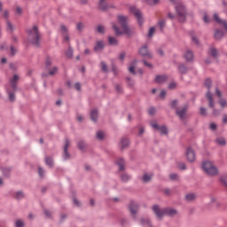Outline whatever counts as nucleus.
Masks as SVG:
<instances>
[{
  "label": "nucleus",
  "instance_id": "obj_1",
  "mask_svg": "<svg viewBox=\"0 0 227 227\" xmlns=\"http://www.w3.org/2000/svg\"><path fill=\"white\" fill-rule=\"evenodd\" d=\"M129 17L121 14L117 15V21L120 24L121 27H122V31H120L118 26L113 23V29L115 31L116 36H121V35H127V36L130 37L134 35V31L129 27Z\"/></svg>",
  "mask_w": 227,
  "mask_h": 227
},
{
  "label": "nucleus",
  "instance_id": "obj_2",
  "mask_svg": "<svg viewBox=\"0 0 227 227\" xmlns=\"http://www.w3.org/2000/svg\"><path fill=\"white\" fill-rule=\"evenodd\" d=\"M153 212H154V215L160 221H162L164 215H168V217H175V215H178V210L173 207L160 208L157 204L153 206Z\"/></svg>",
  "mask_w": 227,
  "mask_h": 227
},
{
  "label": "nucleus",
  "instance_id": "obj_3",
  "mask_svg": "<svg viewBox=\"0 0 227 227\" xmlns=\"http://www.w3.org/2000/svg\"><path fill=\"white\" fill-rule=\"evenodd\" d=\"M170 109H173L176 111V114L180 118L181 121H184V120L187 119V111H189V105L185 104L181 107V109H178V99H173L168 104Z\"/></svg>",
  "mask_w": 227,
  "mask_h": 227
},
{
  "label": "nucleus",
  "instance_id": "obj_4",
  "mask_svg": "<svg viewBox=\"0 0 227 227\" xmlns=\"http://www.w3.org/2000/svg\"><path fill=\"white\" fill-rule=\"evenodd\" d=\"M28 35L30 37L29 43L40 49L42 47V43H40L42 40V35H40V30L37 26H34L32 29L28 30Z\"/></svg>",
  "mask_w": 227,
  "mask_h": 227
},
{
  "label": "nucleus",
  "instance_id": "obj_5",
  "mask_svg": "<svg viewBox=\"0 0 227 227\" xmlns=\"http://www.w3.org/2000/svg\"><path fill=\"white\" fill-rule=\"evenodd\" d=\"M202 169L208 176H217L219 168L210 160L202 162Z\"/></svg>",
  "mask_w": 227,
  "mask_h": 227
},
{
  "label": "nucleus",
  "instance_id": "obj_6",
  "mask_svg": "<svg viewBox=\"0 0 227 227\" xmlns=\"http://www.w3.org/2000/svg\"><path fill=\"white\" fill-rule=\"evenodd\" d=\"M176 13L178 17L179 22L184 24L187 20V8L182 4H178L175 7Z\"/></svg>",
  "mask_w": 227,
  "mask_h": 227
},
{
  "label": "nucleus",
  "instance_id": "obj_7",
  "mask_svg": "<svg viewBox=\"0 0 227 227\" xmlns=\"http://www.w3.org/2000/svg\"><path fill=\"white\" fill-rule=\"evenodd\" d=\"M204 87L207 88V91L206 93V98L208 100V107H214V97L210 90L212 89V79L207 78L204 81Z\"/></svg>",
  "mask_w": 227,
  "mask_h": 227
},
{
  "label": "nucleus",
  "instance_id": "obj_8",
  "mask_svg": "<svg viewBox=\"0 0 227 227\" xmlns=\"http://www.w3.org/2000/svg\"><path fill=\"white\" fill-rule=\"evenodd\" d=\"M129 12L130 13L135 15L139 27H143V24H145V17H143V12H141L136 6H130Z\"/></svg>",
  "mask_w": 227,
  "mask_h": 227
},
{
  "label": "nucleus",
  "instance_id": "obj_9",
  "mask_svg": "<svg viewBox=\"0 0 227 227\" xmlns=\"http://www.w3.org/2000/svg\"><path fill=\"white\" fill-rule=\"evenodd\" d=\"M138 54L139 56H142V58H148L149 59H153V55L150 52L147 44H144L138 49Z\"/></svg>",
  "mask_w": 227,
  "mask_h": 227
},
{
  "label": "nucleus",
  "instance_id": "obj_10",
  "mask_svg": "<svg viewBox=\"0 0 227 227\" xmlns=\"http://www.w3.org/2000/svg\"><path fill=\"white\" fill-rule=\"evenodd\" d=\"M151 127H153L154 130L160 132L161 136H168L169 134V130L166 125L159 126L158 123H151Z\"/></svg>",
  "mask_w": 227,
  "mask_h": 227
},
{
  "label": "nucleus",
  "instance_id": "obj_11",
  "mask_svg": "<svg viewBox=\"0 0 227 227\" xmlns=\"http://www.w3.org/2000/svg\"><path fill=\"white\" fill-rule=\"evenodd\" d=\"M184 155L188 162H194L196 160V153L192 150V146L186 148Z\"/></svg>",
  "mask_w": 227,
  "mask_h": 227
},
{
  "label": "nucleus",
  "instance_id": "obj_12",
  "mask_svg": "<svg viewBox=\"0 0 227 227\" xmlns=\"http://www.w3.org/2000/svg\"><path fill=\"white\" fill-rule=\"evenodd\" d=\"M129 208L131 214V217H133L134 221H136V215L137 214V210H139V204L136 203L134 200H131Z\"/></svg>",
  "mask_w": 227,
  "mask_h": 227
},
{
  "label": "nucleus",
  "instance_id": "obj_13",
  "mask_svg": "<svg viewBox=\"0 0 227 227\" xmlns=\"http://www.w3.org/2000/svg\"><path fill=\"white\" fill-rule=\"evenodd\" d=\"M20 79V77L19 76V74H13V76L10 79L9 82L11 85V90H12L13 91H19V80Z\"/></svg>",
  "mask_w": 227,
  "mask_h": 227
},
{
  "label": "nucleus",
  "instance_id": "obj_14",
  "mask_svg": "<svg viewBox=\"0 0 227 227\" xmlns=\"http://www.w3.org/2000/svg\"><path fill=\"white\" fill-rule=\"evenodd\" d=\"M70 146V140L68 138L65 139V145L63 147V159L64 160H70V153H68V147Z\"/></svg>",
  "mask_w": 227,
  "mask_h": 227
},
{
  "label": "nucleus",
  "instance_id": "obj_15",
  "mask_svg": "<svg viewBox=\"0 0 227 227\" xmlns=\"http://www.w3.org/2000/svg\"><path fill=\"white\" fill-rule=\"evenodd\" d=\"M12 170L13 167H0V171H2L4 178H10Z\"/></svg>",
  "mask_w": 227,
  "mask_h": 227
},
{
  "label": "nucleus",
  "instance_id": "obj_16",
  "mask_svg": "<svg viewBox=\"0 0 227 227\" xmlns=\"http://www.w3.org/2000/svg\"><path fill=\"white\" fill-rule=\"evenodd\" d=\"M98 10H99V12H107V10H109V4H107L106 0H99Z\"/></svg>",
  "mask_w": 227,
  "mask_h": 227
},
{
  "label": "nucleus",
  "instance_id": "obj_17",
  "mask_svg": "<svg viewBox=\"0 0 227 227\" xmlns=\"http://www.w3.org/2000/svg\"><path fill=\"white\" fill-rule=\"evenodd\" d=\"M106 49V43L104 41H97L94 46V52H102Z\"/></svg>",
  "mask_w": 227,
  "mask_h": 227
},
{
  "label": "nucleus",
  "instance_id": "obj_18",
  "mask_svg": "<svg viewBox=\"0 0 227 227\" xmlns=\"http://www.w3.org/2000/svg\"><path fill=\"white\" fill-rule=\"evenodd\" d=\"M90 120L93 121V123H97L98 121V109L94 108L90 111Z\"/></svg>",
  "mask_w": 227,
  "mask_h": 227
},
{
  "label": "nucleus",
  "instance_id": "obj_19",
  "mask_svg": "<svg viewBox=\"0 0 227 227\" xmlns=\"http://www.w3.org/2000/svg\"><path fill=\"white\" fill-rule=\"evenodd\" d=\"M114 163L119 167V171H123L125 169V159L118 158Z\"/></svg>",
  "mask_w": 227,
  "mask_h": 227
},
{
  "label": "nucleus",
  "instance_id": "obj_20",
  "mask_svg": "<svg viewBox=\"0 0 227 227\" xmlns=\"http://www.w3.org/2000/svg\"><path fill=\"white\" fill-rule=\"evenodd\" d=\"M121 152H123L125 148H129V145H130V140H129L128 137H123L121 139Z\"/></svg>",
  "mask_w": 227,
  "mask_h": 227
},
{
  "label": "nucleus",
  "instance_id": "obj_21",
  "mask_svg": "<svg viewBox=\"0 0 227 227\" xmlns=\"http://www.w3.org/2000/svg\"><path fill=\"white\" fill-rule=\"evenodd\" d=\"M71 198L73 200L74 205H75V207H81V201L77 200V192L74 190L71 191Z\"/></svg>",
  "mask_w": 227,
  "mask_h": 227
},
{
  "label": "nucleus",
  "instance_id": "obj_22",
  "mask_svg": "<svg viewBox=\"0 0 227 227\" xmlns=\"http://www.w3.org/2000/svg\"><path fill=\"white\" fill-rule=\"evenodd\" d=\"M136 63H137V59H134L128 68L129 74H132V75H137V72L136 71Z\"/></svg>",
  "mask_w": 227,
  "mask_h": 227
},
{
  "label": "nucleus",
  "instance_id": "obj_23",
  "mask_svg": "<svg viewBox=\"0 0 227 227\" xmlns=\"http://www.w3.org/2000/svg\"><path fill=\"white\" fill-rule=\"evenodd\" d=\"M224 32L222 29L216 28L215 30L214 38L215 40H223Z\"/></svg>",
  "mask_w": 227,
  "mask_h": 227
},
{
  "label": "nucleus",
  "instance_id": "obj_24",
  "mask_svg": "<svg viewBox=\"0 0 227 227\" xmlns=\"http://www.w3.org/2000/svg\"><path fill=\"white\" fill-rule=\"evenodd\" d=\"M177 70H179V74H181L182 75H185L189 72V67H187L185 64H180L177 67Z\"/></svg>",
  "mask_w": 227,
  "mask_h": 227
},
{
  "label": "nucleus",
  "instance_id": "obj_25",
  "mask_svg": "<svg viewBox=\"0 0 227 227\" xmlns=\"http://www.w3.org/2000/svg\"><path fill=\"white\" fill-rule=\"evenodd\" d=\"M184 59L188 63H192L194 59V54L192 53V51L188 50L184 54Z\"/></svg>",
  "mask_w": 227,
  "mask_h": 227
},
{
  "label": "nucleus",
  "instance_id": "obj_26",
  "mask_svg": "<svg viewBox=\"0 0 227 227\" xmlns=\"http://www.w3.org/2000/svg\"><path fill=\"white\" fill-rule=\"evenodd\" d=\"M140 224L142 226L153 227V224H152V220H150V218H140Z\"/></svg>",
  "mask_w": 227,
  "mask_h": 227
},
{
  "label": "nucleus",
  "instance_id": "obj_27",
  "mask_svg": "<svg viewBox=\"0 0 227 227\" xmlns=\"http://www.w3.org/2000/svg\"><path fill=\"white\" fill-rule=\"evenodd\" d=\"M44 162L46 166H49L50 168H54V158H52V156H45Z\"/></svg>",
  "mask_w": 227,
  "mask_h": 227
},
{
  "label": "nucleus",
  "instance_id": "obj_28",
  "mask_svg": "<svg viewBox=\"0 0 227 227\" xmlns=\"http://www.w3.org/2000/svg\"><path fill=\"white\" fill-rule=\"evenodd\" d=\"M7 93L10 102H15V93H17V90L7 89Z\"/></svg>",
  "mask_w": 227,
  "mask_h": 227
},
{
  "label": "nucleus",
  "instance_id": "obj_29",
  "mask_svg": "<svg viewBox=\"0 0 227 227\" xmlns=\"http://www.w3.org/2000/svg\"><path fill=\"white\" fill-rule=\"evenodd\" d=\"M142 3H145L148 6H157L160 3V0H142Z\"/></svg>",
  "mask_w": 227,
  "mask_h": 227
},
{
  "label": "nucleus",
  "instance_id": "obj_30",
  "mask_svg": "<svg viewBox=\"0 0 227 227\" xmlns=\"http://www.w3.org/2000/svg\"><path fill=\"white\" fill-rule=\"evenodd\" d=\"M165 81H168V75H156L155 77V82H158V84L165 82Z\"/></svg>",
  "mask_w": 227,
  "mask_h": 227
},
{
  "label": "nucleus",
  "instance_id": "obj_31",
  "mask_svg": "<svg viewBox=\"0 0 227 227\" xmlns=\"http://www.w3.org/2000/svg\"><path fill=\"white\" fill-rule=\"evenodd\" d=\"M51 66H52V59L51 58V56L47 55L46 60H45V70H51Z\"/></svg>",
  "mask_w": 227,
  "mask_h": 227
},
{
  "label": "nucleus",
  "instance_id": "obj_32",
  "mask_svg": "<svg viewBox=\"0 0 227 227\" xmlns=\"http://www.w3.org/2000/svg\"><path fill=\"white\" fill-rule=\"evenodd\" d=\"M88 145H86V142L84 140H80L77 142V148L80 150V152H84V148H86Z\"/></svg>",
  "mask_w": 227,
  "mask_h": 227
},
{
  "label": "nucleus",
  "instance_id": "obj_33",
  "mask_svg": "<svg viewBox=\"0 0 227 227\" xmlns=\"http://www.w3.org/2000/svg\"><path fill=\"white\" fill-rule=\"evenodd\" d=\"M66 56L68 59H72L74 58V48H72V46H68V50L66 51Z\"/></svg>",
  "mask_w": 227,
  "mask_h": 227
},
{
  "label": "nucleus",
  "instance_id": "obj_34",
  "mask_svg": "<svg viewBox=\"0 0 227 227\" xmlns=\"http://www.w3.org/2000/svg\"><path fill=\"white\" fill-rule=\"evenodd\" d=\"M153 176V175H148V174L145 173L142 177L144 184H148V182H151Z\"/></svg>",
  "mask_w": 227,
  "mask_h": 227
},
{
  "label": "nucleus",
  "instance_id": "obj_35",
  "mask_svg": "<svg viewBox=\"0 0 227 227\" xmlns=\"http://www.w3.org/2000/svg\"><path fill=\"white\" fill-rule=\"evenodd\" d=\"M96 137L98 139V141H104V139H106V133H104L102 130H99L97 132Z\"/></svg>",
  "mask_w": 227,
  "mask_h": 227
},
{
  "label": "nucleus",
  "instance_id": "obj_36",
  "mask_svg": "<svg viewBox=\"0 0 227 227\" xmlns=\"http://www.w3.org/2000/svg\"><path fill=\"white\" fill-rule=\"evenodd\" d=\"M215 143H217L219 146H226V139H224V137H217Z\"/></svg>",
  "mask_w": 227,
  "mask_h": 227
},
{
  "label": "nucleus",
  "instance_id": "obj_37",
  "mask_svg": "<svg viewBox=\"0 0 227 227\" xmlns=\"http://www.w3.org/2000/svg\"><path fill=\"white\" fill-rule=\"evenodd\" d=\"M96 31L99 33V35H106V27H104V25H98Z\"/></svg>",
  "mask_w": 227,
  "mask_h": 227
},
{
  "label": "nucleus",
  "instance_id": "obj_38",
  "mask_svg": "<svg viewBox=\"0 0 227 227\" xmlns=\"http://www.w3.org/2000/svg\"><path fill=\"white\" fill-rule=\"evenodd\" d=\"M108 43L109 45H118V39L116 37L108 36Z\"/></svg>",
  "mask_w": 227,
  "mask_h": 227
},
{
  "label": "nucleus",
  "instance_id": "obj_39",
  "mask_svg": "<svg viewBox=\"0 0 227 227\" xmlns=\"http://www.w3.org/2000/svg\"><path fill=\"white\" fill-rule=\"evenodd\" d=\"M185 200L186 201H194V200H196V193H187Z\"/></svg>",
  "mask_w": 227,
  "mask_h": 227
},
{
  "label": "nucleus",
  "instance_id": "obj_40",
  "mask_svg": "<svg viewBox=\"0 0 227 227\" xmlns=\"http://www.w3.org/2000/svg\"><path fill=\"white\" fill-rule=\"evenodd\" d=\"M100 65L102 72H104V74H109V67H107V64H106L104 61H101Z\"/></svg>",
  "mask_w": 227,
  "mask_h": 227
},
{
  "label": "nucleus",
  "instance_id": "obj_41",
  "mask_svg": "<svg viewBox=\"0 0 227 227\" xmlns=\"http://www.w3.org/2000/svg\"><path fill=\"white\" fill-rule=\"evenodd\" d=\"M126 82L129 88H134V86L136 85V82L129 76L126 77Z\"/></svg>",
  "mask_w": 227,
  "mask_h": 227
},
{
  "label": "nucleus",
  "instance_id": "obj_42",
  "mask_svg": "<svg viewBox=\"0 0 227 227\" xmlns=\"http://www.w3.org/2000/svg\"><path fill=\"white\" fill-rule=\"evenodd\" d=\"M202 20H204L205 24H210L212 22V19H210L207 12H204Z\"/></svg>",
  "mask_w": 227,
  "mask_h": 227
},
{
  "label": "nucleus",
  "instance_id": "obj_43",
  "mask_svg": "<svg viewBox=\"0 0 227 227\" xmlns=\"http://www.w3.org/2000/svg\"><path fill=\"white\" fill-rule=\"evenodd\" d=\"M25 194L22 192V191L17 192L15 194V199L18 200H24Z\"/></svg>",
  "mask_w": 227,
  "mask_h": 227
},
{
  "label": "nucleus",
  "instance_id": "obj_44",
  "mask_svg": "<svg viewBox=\"0 0 227 227\" xmlns=\"http://www.w3.org/2000/svg\"><path fill=\"white\" fill-rule=\"evenodd\" d=\"M177 168L181 171H185V169H187V165H185V163H184L182 161H179V162H177Z\"/></svg>",
  "mask_w": 227,
  "mask_h": 227
},
{
  "label": "nucleus",
  "instance_id": "obj_45",
  "mask_svg": "<svg viewBox=\"0 0 227 227\" xmlns=\"http://www.w3.org/2000/svg\"><path fill=\"white\" fill-rule=\"evenodd\" d=\"M38 175L40 178H45V170L42 167H38Z\"/></svg>",
  "mask_w": 227,
  "mask_h": 227
},
{
  "label": "nucleus",
  "instance_id": "obj_46",
  "mask_svg": "<svg viewBox=\"0 0 227 227\" xmlns=\"http://www.w3.org/2000/svg\"><path fill=\"white\" fill-rule=\"evenodd\" d=\"M155 35V27H151L148 30L147 36L148 38H152Z\"/></svg>",
  "mask_w": 227,
  "mask_h": 227
},
{
  "label": "nucleus",
  "instance_id": "obj_47",
  "mask_svg": "<svg viewBox=\"0 0 227 227\" xmlns=\"http://www.w3.org/2000/svg\"><path fill=\"white\" fill-rule=\"evenodd\" d=\"M210 52L213 58H217L219 56V51H217V49L215 48H211Z\"/></svg>",
  "mask_w": 227,
  "mask_h": 227
},
{
  "label": "nucleus",
  "instance_id": "obj_48",
  "mask_svg": "<svg viewBox=\"0 0 227 227\" xmlns=\"http://www.w3.org/2000/svg\"><path fill=\"white\" fill-rule=\"evenodd\" d=\"M121 182L127 183V182H129V180H130V176H129L127 174H123L121 176Z\"/></svg>",
  "mask_w": 227,
  "mask_h": 227
},
{
  "label": "nucleus",
  "instance_id": "obj_49",
  "mask_svg": "<svg viewBox=\"0 0 227 227\" xmlns=\"http://www.w3.org/2000/svg\"><path fill=\"white\" fill-rule=\"evenodd\" d=\"M220 182L223 184V185H224V187L227 188V175L220 177Z\"/></svg>",
  "mask_w": 227,
  "mask_h": 227
},
{
  "label": "nucleus",
  "instance_id": "obj_50",
  "mask_svg": "<svg viewBox=\"0 0 227 227\" xmlns=\"http://www.w3.org/2000/svg\"><path fill=\"white\" fill-rule=\"evenodd\" d=\"M76 29H77L78 31H80V33L82 32V30L84 29V23H82V22H78V23L76 24Z\"/></svg>",
  "mask_w": 227,
  "mask_h": 227
},
{
  "label": "nucleus",
  "instance_id": "obj_51",
  "mask_svg": "<svg viewBox=\"0 0 227 227\" xmlns=\"http://www.w3.org/2000/svg\"><path fill=\"white\" fill-rule=\"evenodd\" d=\"M218 104L221 106V107H222L223 109H224V107H226V106H227L226 99L221 98V99L218 101Z\"/></svg>",
  "mask_w": 227,
  "mask_h": 227
},
{
  "label": "nucleus",
  "instance_id": "obj_52",
  "mask_svg": "<svg viewBox=\"0 0 227 227\" xmlns=\"http://www.w3.org/2000/svg\"><path fill=\"white\" fill-rule=\"evenodd\" d=\"M209 129L215 132V130H217V124L215 122H211L209 124Z\"/></svg>",
  "mask_w": 227,
  "mask_h": 227
},
{
  "label": "nucleus",
  "instance_id": "obj_53",
  "mask_svg": "<svg viewBox=\"0 0 227 227\" xmlns=\"http://www.w3.org/2000/svg\"><path fill=\"white\" fill-rule=\"evenodd\" d=\"M60 31L62 35H67L68 33V28L65 25L60 26Z\"/></svg>",
  "mask_w": 227,
  "mask_h": 227
},
{
  "label": "nucleus",
  "instance_id": "obj_54",
  "mask_svg": "<svg viewBox=\"0 0 227 227\" xmlns=\"http://www.w3.org/2000/svg\"><path fill=\"white\" fill-rule=\"evenodd\" d=\"M169 179L172 182H175L176 180H178V174L172 173L169 175Z\"/></svg>",
  "mask_w": 227,
  "mask_h": 227
},
{
  "label": "nucleus",
  "instance_id": "obj_55",
  "mask_svg": "<svg viewBox=\"0 0 227 227\" xmlns=\"http://www.w3.org/2000/svg\"><path fill=\"white\" fill-rule=\"evenodd\" d=\"M112 67V72L114 73V75H118V69L116 67V65H114V62L111 64Z\"/></svg>",
  "mask_w": 227,
  "mask_h": 227
},
{
  "label": "nucleus",
  "instance_id": "obj_56",
  "mask_svg": "<svg viewBox=\"0 0 227 227\" xmlns=\"http://www.w3.org/2000/svg\"><path fill=\"white\" fill-rule=\"evenodd\" d=\"M200 116H207V108L200 107Z\"/></svg>",
  "mask_w": 227,
  "mask_h": 227
},
{
  "label": "nucleus",
  "instance_id": "obj_57",
  "mask_svg": "<svg viewBox=\"0 0 227 227\" xmlns=\"http://www.w3.org/2000/svg\"><path fill=\"white\" fill-rule=\"evenodd\" d=\"M115 90L119 94L123 93V88H121V85H120V84L115 85Z\"/></svg>",
  "mask_w": 227,
  "mask_h": 227
},
{
  "label": "nucleus",
  "instance_id": "obj_58",
  "mask_svg": "<svg viewBox=\"0 0 227 227\" xmlns=\"http://www.w3.org/2000/svg\"><path fill=\"white\" fill-rule=\"evenodd\" d=\"M155 113H157V110L155 109V107L152 106L149 108L148 114L150 116H153Z\"/></svg>",
  "mask_w": 227,
  "mask_h": 227
},
{
  "label": "nucleus",
  "instance_id": "obj_59",
  "mask_svg": "<svg viewBox=\"0 0 227 227\" xmlns=\"http://www.w3.org/2000/svg\"><path fill=\"white\" fill-rule=\"evenodd\" d=\"M9 68H11V70L12 71V72H17V66L16 65H14L13 64V62H11L10 64H9Z\"/></svg>",
  "mask_w": 227,
  "mask_h": 227
},
{
  "label": "nucleus",
  "instance_id": "obj_60",
  "mask_svg": "<svg viewBox=\"0 0 227 227\" xmlns=\"http://www.w3.org/2000/svg\"><path fill=\"white\" fill-rule=\"evenodd\" d=\"M56 72H58V67H54L51 70H49V74L50 75H55Z\"/></svg>",
  "mask_w": 227,
  "mask_h": 227
},
{
  "label": "nucleus",
  "instance_id": "obj_61",
  "mask_svg": "<svg viewBox=\"0 0 227 227\" xmlns=\"http://www.w3.org/2000/svg\"><path fill=\"white\" fill-rule=\"evenodd\" d=\"M156 52L159 54V56H160V58H164L165 53H164V50H162V48H160L156 51Z\"/></svg>",
  "mask_w": 227,
  "mask_h": 227
},
{
  "label": "nucleus",
  "instance_id": "obj_62",
  "mask_svg": "<svg viewBox=\"0 0 227 227\" xmlns=\"http://www.w3.org/2000/svg\"><path fill=\"white\" fill-rule=\"evenodd\" d=\"M192 41L193 42V43H195V45H200V39H198V37L192 35Z\"/></svg>",
  "mask_w": 227,
  "mask_h": 227
},
{
  "label": "nucleus",
  "instance_id": "obj_63",
  "mask_svg": "<svg viewBox=\"0 0 227 227\" xmlns=\"http://www.w3.org/2000/svg\"><path fill=\"white\" fill-rule=\"evenodd\" d=\"M222 6L223 8L224 13H227V2H226V0H223Z\"/></svg>",
  "mask_w": 227,
  "mask_h": 227
},
{
  "label": "nucleus",
  "instance_id": "obj_64",
  "mask_svg": "<svg viewBox=\"0 0 227 227\" xmlns=\"http://www.w3.org/2000/svg\"><path fill=\"white\" fill-rule=\"evenodd\" d=\"M16 227H24V222L21 220L16 221Z\"/></svg>",
  "mask_w": 227,
  "mask_h": 227
}]
</instances>
